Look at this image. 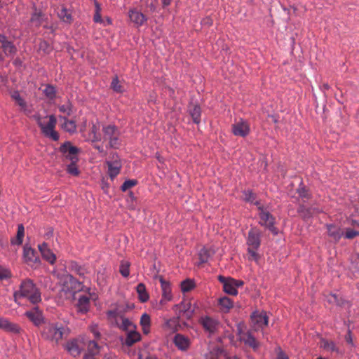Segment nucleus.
<instances>
[{"label":"nucleus","mask_w":359,"mask_h":359,"mask_svg":"<svg viewBox=\"0 0 359 359\" xmlns=\"http://www.w3.org/2000/svg\"><path fill=\"white\" fill-rule=\"evenodd\" d=\"M69 333V327L60 322L45 323L41 330V338L53 345H58Z\"/></svg>","instance_id":"f257e3e1"},{"label":"nucleus","mask_w":359,"mask_h":359,"mask_svg":"<svg viewBox=\"0 0 359 359\" xmlns=\"http://www.w3.org/2000/svg\"><path fill=\"white\" fill-rule=\"evenodd\" d=\"M15 301L19 298H25L35 304L41 301V292L35 284L29 279L22 282L20 290L15 292Z\"/></svg>","instance_id":"f03ea898"},{"label":"nucleus","mask_w":359,"mask_h":359,"mask_svg":"<svg viewBox=\"0 0 359 359\" xmlns=\"http://www.w3.org/2000/svg\"><path fill=\"white\" fill-rule=\"evenodd\" d=\"M37 124L41 130L43 135L54 141H57L59 139V135L57 131L55 130V128L57 123V120L55 116H46L41 117L39 114H35L34 116Z\"/></svg>","instance_id":"7ed1b4c3"},{"label":"nucleus","mask_w":359,"mask_h":359,"mask_svg":"<svg viewBox=\"0 0 359 359\" xmlns=\"http://www.w3.org/2000/svg\"><path fill=\"white\" fill-rule=\"evenodd\" d=\"M103 138L109 142L111 148L118 149L121 145L120 133L114 125H108L102 128Z\"/></svg>","instance_id":"20e7f679"},{"label":"nucleus","mask_w":359,"mask_h":359,"mask_svg":"<svg viewBox=\"0 0 359 359\" xmlns=\"http://www.w3.org/2000/svg\"><path fill=\"white\" fill-rule=\"evenodd\" d=\"M107 315L109 319L113 320L116 325L123 330L130 331L135 328L134 324L128 318L121 315L118 309L109 311Z\"/></svg>","instance_id":"39448f33"},{"label":"nucleus","mask_w":359,"mask_h":359,"mask_svg":"<svg viewBox=\"0 0 359 359\" xmlns=\"http://www.w3.org/2000/svg\"><path fill=\"white\" fill-rule=\"evenodd\" d=\"M218 280L223 284V290L225 293L236 296L238 294V288L243 285L244 282L241 280L234 279L231 277L218 276Z\"/></svg>","instance_id":"423d86ee"},{"label":"nucleus","mask_w":359,"mask_h":359,"mask_svg":"<svg viewBox=\"0 0 359 359\" xmlns=\"http://www.w3.org/2000/svg\"><path fill=\"white\" fill-rule=\"evenodd\" d=\"M259 224L269 229L273 234H278V229L275 226V217L267 210L259 208Z\"/></svg>","instance_id":"0eeeda50"},{"label":"nucleus","mask_w":359,"mask_h":359,"mask_svg":"<svg viewBox=\"0 0 359 359\" xmlns=\"http://www.w3.org/2000/svg\"><path fill=\"white\" fill-rule=\"evenodd\" d=\"M157 278L158 279L161 283V287L162 291V297L159 301V304L161 306H163L166 303L171 302L173 299L172 287L169 281L165 280L163 276H158Z\"/></svg>","instance_id":"6e6552de"},{"label":"nucleus","mask_w":359,"mask_h":359,"mask_svg":"<svg viewBox=\"0 0 359 359\" xmlns=\"http://www.w3.org/2000/svg\"><path fill=\"white\" fill-rule=\"evenodd\" d=\"M60 151L63 156L72 163H77L79 161L78 153L79 149L72 144L70 142H66L60 147Z\"/></svg>","instance_id":"1a4fd4ad"},{"label":"nucleus","mask_w":359,"mask_h":359,"mask_svg":"<svg viewBox=\"0 0 359 359\" xmlns=\"http://www.w3.org/2000/svg\"><path fill=\"white\" fill-rule=\"evenodd\" d=\"M251 321L253 329L259 330L268 325V317L264 311H255L251 315Z\"/></svg>","instance_id":"9d476101"},{"label":"nucleus","mask_w":359,"mask_h":359,"mask_svg":"<svg viewBox=\"0 0 359 359\" xmlns=\"http://www.w3.org/2000/svg\"><path fill=\"white\" fill-rule=\"evenodd\" d=\"M22 257L24 262L31 266L39 265L41 262L36 252L28 245L24 246Z\"/></svg>","instance_id":"9b49d317"},{"label":"nucleus","mask_w":359,"mask_h":359,"mask_svg":"<svg viewBox=\"0 0 359 359\" xmlns=\"http://www.w3.org/2000/svg\"><path fill=\"white\" fill-rule=\"evenodd\" d=\"M250 125L248 122L240 118L232 125V133L236 136L245 137L250 133Z\"/></svg>","instance_id":"f8f14e48"},{"label":"nucleus","mask_w":359,"mask_h":359,"mask_svg":"<svg viewBox=\"0 0 359 359\" xmlns=\"http://www.w3.org/2000/svg\"><path fill=\"white\" fill-rule=\"evenodd\" d=\"M248 248L259 249L261 244V232L257 228H252L246 239Z\"/></svg>","instance_id":"ddd939ff"},{"label":"nucleus","mask_w":359,"mask_h":359,"mask_svg":"<svg viewBox=\"0 0 359 359\" xmlns=\"http://www.w3.org/2000/svg\"><path fill=\"white\" fill-rule=\"evenodd\" d=\"M83 340L74 339L67 342L65 348L69 354H71L74 357H76L81 354V350L83 348Z\"/></svg>","instance_id":"4468645a"},{"label":"nucleus","mask_w":359,"mask_h":359,"mask_svg":"<svg viewBox=\"0 0 359 359\" xmlns=\"http://www.w3.org/2000/svg\"><path fill=\"white\" fill-rule=\"evenodd\" d=\"M38 249L43 259L51 265L55 263L57 259L56 255L46 242L39 244Z\"/></svg>","instance_id":"2eb2a0df"},{"label":"nucleus","mask_w":359,"mask_h":359,"mask_svg":"<svg viewBox=\"0 0 359 359\" xmlns=\"http://www.w3.org/2000/svg\"><path fill=\"white\" fill-rule=\"evenodd\" d=\"M107 173L111 180H113L119 173L122 168L121 162L119 158L116 156V158L113 157L112 161H107Z\"/></svg>","instance_id":"dca6fc26"},{"label":"nucleus","mask_w":359,"mask_h":359,"mask_svg":"<svg viewBox=\"0 0 359 359\" xmlns=\"http://www.w3.org/2000/svg\"><path fill=\"white\" fill-rule=\"evenodd\" d=\"M128 18L130 22L137 27L142 26L147 21L146 15L135 8L128 11Z\"/></svg>","instance_id":"f3484780"},{"label":"nucleus","mask_w":359,"mask_h":359,"mask_svg":"<svg viewBox=\"0 0 359 359\" xmlns=\"http://www.w3.org/2000/svg\"><path fill=\"white\" fill-rule=\"evenodd\" d=\"M0 329L13 334H18L21 331L20 327L4 318H0Z\"/></svg>","instance_id":"a211bd4d"},{"label":"nucleus","mask_w":359,"mask_h":359,"mask_svg":"<svg viewBox=\"0 0 359 359\" xmlns=\"http://www.w3.org/2000/svg\"><path fill=\"white\" fill-rule=\"evenodd\" d=\"M25 315L36 326L40 325L43 320L42 313L39 310L37 307H35L32 310L26 311L25 313Z\"/></svg>","instance_id":"6ab92c4d"},{"label":"nucleus","mask_w":359,"mask_h":359,"mask_svg":"<svg viewBox=\"0 0 359 359\" xmlns=\"http://www.w3.org/2000/svg\"><path fill=\"white\" fill-rule=\"evenodd\" d=\"M173 342L177 348L180 351H187L190 346V339L181 334H177L173 339Z\"/></svg>","instance_id":"aec40b11"},{"label":"nucleus","mask_w":359,"mask_h":359,"mask_svg":"<svg viewBox=\"0 0 359 359\" xmlns=\"http://www.w3.org/2000/svg\"><path fill=\"white\" fill-rule=\"evenodd\" d=\"M201 323L203 328L209 333H214L219 326V322L217 320L208 316L201 318Z\"/></svg>","instance_id":"412c9836"},{"label":"nucleus","mask_w":359,"mask_h":359,"mask_svg":"<svg viewBox=\"0 0 359 359\" xmlns=\"http://www.w3.org/2000/svg\"><path fill=\"white\" fill-rule=\"evenodd\" d=\"M327 233L334 241L338 242L343 236L344 233L341 229L333 224H327L325 225Z\"/></svg>","instance_id":"4be33fe9"},{"label":"nucleus","mask_w":359,"mask_h":359,"mask_svg":"<svg viewBox=\"0 0 359 359\" xmlns=\"http://www.w3.org/2000/svg\"><path fill=\"white\" fill-rule=\"evenodd\" d=\"M59 119L62 121V128L71 134L76 131V124L75 121L69 120L66 116H59Z\"/></svg>","instance_id":"5701e85b"},{"label":"nucleus","mask_w":359,"mask_h":359,"mask_svg":"<svg viewBox=\"0 0 359 359\" xmlns=\"http://www.w3.org/2000/svg\"><path fill=\"white\" fill-rule=\"evenodd\" d=\"M90 308V298L86 296H81L78 299L76 304V309L78 313L85 314L89 311Z\"/></svg>","instance_id":"b1692460"},{"label":"nucleus","mask_w":359,"mask_h":359,"mask_svg":"<svg viewBox=\"0 0 359 359\" xmlns=\"http://www.w3.org/2000/svg\"><path fill=\"white\" fill-rule=\"evenodd\" d=\"M217 305L222 312L226 313L233 308V302L229 297H222L218 299Z\"/></svg>","instance_id":"393cba45"},{"label":"nucleus","mask_w":359,"mask_h":359,"mask_svg":"<svg viewBox=\"0 0 359 359\" xmlns=\"http://www.w3.org/2000/svg\"><path fill=\"white\" fill-rule=\"evenodd\" d=\"M241 341H243L246 345L252 347L253 349H256L259 346V344L257 341L255 337L252 336L251 332H248L246 333H243L240 337Z\"/></svg>","instance_id":"a878e982"},{"label":"nucleus","mask_w":359,"mask_h":359,"mask_svg":"<svg viewBox=\"0 0 359 359\" xmlns=\"http://www.w3.org/2000/svg\"><path fill=\"white\" fill-rule=\"evenodd\" d=\"M140 324L144 334H147L150 332L151 317L148 313H144L141 316Z\"/></svg>","instance_id":"bb28decb"},{"label":"nucleus","mask_w":359,"mask_h":359,"mask_svg":"<svg viewBox=\"0 0 359 359\" xmlns=\"http://www.w3.org/2000/svg\"><path fill=\"white\" fill-rule=\"evenodd\" d=\"M140 339V334L134 330H131L128 331L124 343L128 346H130L135 343L139 341Z\"/></svg>","instance_id":"cd10ccee"},{"label":"nucleus","mask_w":359,"mask_h":359,"mask_svg":"<svg viewBox=\"0 0 359 359\" xmlns=\"http://www.w3.org/2000/svg\"><path fill=\"white\" fill-rule=\"evenodd\" d=\"M136 291L138 294L139 300L141 302L144 303L149 300V295L144 283H139L136 287Z\"/></svg>","instance_id":"c85d7f7f"},{"label":"nucleus","mask_w":359,"mask_h":359,"mask_svg":"<svg viewBox=\"0 0 359 359\" xmlns=\"http://www.w3.org/2000/svg\"><path fill=\"white\" fill-rule=\"evenodd\" d=\"M189 114L192 117L193 121L198 124L201 122V107L197 104H193L189 107Z\"/></svg>","instance_id":"c756f323"},{"label":"nucleus","mask_w":359,"mask_h":359,"mask_svg":"<svg viewBox=\"0 0 359 359\" xmlns=\"http://www.w3.org/2000/svg\"><path fill=\"white\" fill-rule=\"evenodd\" d=\"M179 319L180 316L167 320L165 323V328L172 332H177L180 327Z\"/></svg>","instance_id":"7c9ffc66"},{"label":"nucleus","mask_w":359,"mask_h":359,"mask_svg":"<svg viewBox=\"0 0 359 359\" xmlns=\"http://www.w3.org/2000/svg\"><path fill=\"white\" fill-rule=\"evenodd\" d=\"M298 212L304 219H307L311 217L314 212L320 213L321 210L318 208H306L304 206H301L298 209Z\"/></svg>","instance_id":"2f4dec72"},{"label":"nucleus","mask_w":359,"mask_h":359,"mask_svg":"<svg viewBox=\"0 0 359 359\" xmlns=\"http://www.w3.org/2000/svg\"><path fill=\"white\" fill-rule=\"evenodd\" d=\"M214 251L211 249L203 248L198 253L199 259L201 263H206L210 258L213 255Z\"/></svg>","instance_id":"473e14b6"},{"label":"nucleus","mask_w":359,"mask_h":359,"mask_svg":"<svg viewBox=\"0 0 359 359\" xmlns=\"http://www.w3.org/2000/svg\"><path fill=\"white\" fill-rule=\"evenodd\" d=\"M195 287L196 284L194 280L189 278L183 280L180 284V289L183 293L191 291L195 288Z\"/></svg>","instance_id":"72a5a7b5"},{"label":"nucleus","mask_w":359,"mask_h":359,"mask_svg":"<svg viewBox=\"0 0 359 359\" xmlns=\"http://www.w3.org/2000/svg\"><path fill=\"white\" fill-rule=\"evenodd\" d=\"M25 235V228L22 224H18V231L15 238L11 240V243L13 245H20L22 243L23 237Z\"/></svg>","instance_id":"f704fd0d"},{"label":"nucleus","mask_w":359,"mask_h":359,"mask_svg":"<svg viewBox=\"0 0 359 359\" xmlns=\"http://www.w3.org/2000/svg\"><path fill=\"white\" fill-rule=\"evenodd\" d=\"M58 17L60 19L66 23H71L72 20V16L71 12L66 8H62L58 13Z\"/></svg>","instance_id":"c9c22d12"},{"label":"nucleus","mask_w":359,"mask_h":359,"mask_svg":"<svg viewBox=\"0 0 359 359\" xmlns=\"http://www.w3.org/2000/svg\"><path fill=\"white\" fill-rule=\"evenodd\" d=\"M11 97L14 100L16 103L21 107L25 111H27V103L25 100L20 96V93L16 90L12 93Z\"/></svg>","instance_id":"e433bc0d"},{"label":"nucleus","mask_w":359,"mask_h":359,"mask_svg":"<svg viewBox=\"0 0 359 359\" xmlns=\"http://www.w3.org/2000/svg\"><path fill=\"white\" fill-rule=\"evenodd\" d=\"M43 18V14L41 11H38L35 8L34 12L33 13L31 17V22L34 24L36 26L41 25Z\"/></svg>","instance_id":"4c0bfd02"},{"label":"nucleus","mask_w":359,"mask_h":359,"mask_svg":"<svg viewBox=\"0 0 359 359\" xmlns=\"http://www.w3.org/2000/svg\"><path fill=\"white\" fill-rule=\"evenodd\" d=\"M130 264L128 261L123 260L120 264L119 272L125 278L130 275Z\"/></svg>","instance_id":"58836bf2"},{"label":"nucleus","mask_w":359,"mask_h":359,"mask_svg":"<svg viewBox=\"0 0 359 359\" xmlns=\"http://www.w3.org/2000/svg\"><path fill=\"white\" fill-rule=\"evenodd\" d=\"M1 48L3 49L4 53L7 56L13 55L15 54L17 51L16 47L11 41L6 43V44L3 46Z\"/></svg>","instance_id":"ea45409f"},{"label":"nucleus","mask_w":359,"mask_h":359,"mask_svg":"<svg viewBox=\"0 0 359 359\" xmlns=\"http://www.w3.org/2000/svg\"><path fill=\"white\" fill-rule=\"evenodd\" d=\"M321 346L327 351L332 352H339V349L337 348L334 342L332 341H328L326 339L321 340Z\"/></svg>","instance_id":"a19ab883"},{"label":"nucleus","mask_w":359,"mask_h":359,"mask_svg":"<svg viewBox=\"0 0 359 359\" xmlns=\"http://www.w3.org/2000/svg\"><path fill=\"white\" fill-rule=\"evenodd\" d=\"M95 15L93 16L94 22H96V23H100V24L105 25V22H104V20L101 17V14H100V13H101V7H100V5L96 1H95Z\"/></svg>","instance_id":"79ce46f5"},{"label":"nucleus","mask_w":359,"mask_h":359,"mask_svg":"<svg viewBox=\"0 0 359 359\" xmlns=\"http://www.w3.org/2000/svg\"><path fill=\"white\" fill-rule=\"evenodd\" d=\"M175 307H177V308L180 309L179 316L180 317L181 316V312H183V311H189V310L195 309L196 304L192 306L191 302H189H189L183 301L180 304L175 305Z\"/></svg>","instance_id":"37998d69"},{"label":"nucleus","mask_w":359,"mask_h":359,"mask_svg":"<svg viewBox=\"0 0 359 359\" xmlns=\"http://www.w3.org/2000/svg\"><path fill=\"white\" fill-rule=\"evenodd\" d=\"M58 109L61 113L65 114L67 116H70L72 112V105L69 102L60 105Z\"/></svg>","instance_id":"c03bdc74"},{"label":"nucleus","mask_w":359,"mask_h":359,"mask_svg":"<svg viewBox=\"0 0 359 359\" xmlns=\"http://www.w3.org/2000/svg\"><path fill=\"white\" fill-rule=\"evenodd\" d=\"M67 172L72 176H78L80 174L76 163L72 162L67 166Z\"/></svg>","instance_id":"a18cd8bd"},{"label":"nucleus","mask_w":359,"mask_h":359,"mask_svg":"<svg viewBox=\"0 0 359 359\" xmlns=\"http://www.w3.org/2000/svg\"><path fill=\"white\" fill-rule=\"evenodd\" d=\"M243 199L245 201L253 203L256 199V195L251 190H245L243 191Z\"/></svg>","instance_id":"49530a36"},{"label":"nucleus","mask_w":359,"mask_h":359,"mask_svg":"<svg viewBox=\"0 0 359 359\" xmlns=\"http://www.w3.org/2000/svg\"><path fill=\"white\" fill-rule=\"evenodd\" d=\"M88 346V353H93V354H97L99 353V346L93 340H90L88 341L87 344Z\"/></svg>","instance_id":"de8ad7c7"},{"label":"nucleus","mask_w":359,"mask_h":359,"mask_svg":"<svg viewBox=\"0 0 359 359\" xmlns=\"http://www.w3.org/2000/svg\"><path fill=\"white\" fill-rule=\"evenodd\" d=\"M137 184V181L136 180H126L123 184L121 187V190L122 191H126L130 188L135 187Z\"/></svg>","instance_id":"09e8293b"},{"label":"nucleus","mask_w":359,"mask_h":359,"mask_svg":"<svg viewBox=\"0 0 359 359\" xmlns=\"http://www.w3.org/2000/svg\"><path fill=\"white\" fill-rule=\"evenodd\" d=\"M257 250L258 249L248 248V252L250 255V257H249L250 260H254L256 262H258V261L259 259V255L257 252Z\"/></svg>","instance_id":"8fccbe9b"},{"label":"nucleus","mask_w":359,"mask_h":359,"mask_svg":"<svg viewBox=\"0 0 359 359\" xmlns=\"http://www.w3.org/2000/svg\"><path fill=\"white\" fill-rule=\"evenodd\" d=\"M111 88L117 93H121L122 92V86L119 83V80L117 76L113 79L111 83Z\"/></svg>","instance_id":"3c124183"},{"label":"nucleus","mask_w":359,"mask_h":359,"mask_svg":"<svg viewBox=\"0 0 359 359\" xmlns=\"http://www.w3.org/2000/svg\"><path fill=\"white\" fill-rule=\"evenodd\" d=\"M11 276V271L7 268L0 266V280L7 279Z\"/></svg>","instance_id":"603ef678"},{"label":"nucleus","mask_w":359,"mask_h":359,"mask_svg":"<svg viewBox=\"0 0 359 359\" xmlns=\"http://www.w3.org/2000/svg\"><path fill=\"white\" fill-rule=\"evenodd\" d=\"M359 236V231L351 229H346L344 234V238L347 239H352L356 236Z\"/></svg>","instance_id":"864d4df0"},{"label":"nucleus","mask_w":359,"mask_h":359,"mask_svg":"<svg viewBox=\"0 0 359 359\" xmlns=\"http://www.w3.org/2000/svg\"><path fill=\"white\" fill-rule=\"evenodd\" d=\"M44 93L47 97L53 98L55 95L56 91L53 86H47L44 89Z\"/></svg>","instance_id":"5fc2aeb1"},{"label":"nucleus","mask_w":359,"mask_h":359,"mask_svg":"<svg viewBox=\"0 0 359 359\" xmlns=\"http://www.w3.org/2000/svg\"><path fill=\"white\" fill-rule=\"evenodd\" d=\"M297 193L299 194V196L303 199H309L310 198V194L304 187H299L297 189Z\"/></svg>","instance_id":"6e6d98bb"},{"label":"nucleus","mask_w":359,"mask_h":359,"mask_svg":"<svg viewBox=\"0 0 359 359\" xmlns=\"http://www.w3.org/2000/svg\"><path fill=\"white\" fill-rule=\"evenodd\" d=\"M158 4V0H147V6L150 9L151 11H155L156 8V6Z\"/></svg>","instance_id":"4d7b16f0"},{"label":"nucleus","mask_w":359,"mask_h":359,"mask_svg":"<svg viewBox=\"0 0 359 359\" xmlns=\"http://www.w3.org/2000/svg\"><path fill=\"white\" fill-rule=\"evenodd\" d=\"M195 312V309L189 310V311H183V312H181V316H183L186 318L187 320H190L192 318L194 313Z\"/></svg>","instance_id":"13d9d810"},{"label":"nucleus","mask_w":359,"mask_h":359,"mask_svg":"<svg viewBox=\"0 0 359 359\" xmlns=\"http://www.w3.org/2000/svg\"><path fill=\"white\" fill-rule=\"evenodd\" d=\"M97 130H98L97 127L95 124H93V126H92V128H91V133H92V134L93 135V140H98V137L96 135Z\"/></svg>","instance_id":"bf43d9fd"},{"label":"nucleus","mask_w":359,"mask_h":359,"mask_svg":"<svg viewBox=\"0 0 359 359\" xmlns=\"http://www.w3.org/2000/svg\"><path fill=\"white\" fill-rule=\"evenodd\" d=\"M205 359H218V358L215 353L211 351L209 353L205 354Z\"/></svg>","instance_id":"052dcab7"},{"label":"nucleus","mask_w":359,"mask_h":359,"mask_svg":"<svg viewBox=\"0 0 359 359\" xmlns=\"http://www.w3.org/2000/svg\"><path fill=\"white\" fill-rule=\"evenodd\" d=\"M330 302L335 303L337 304H339V302L338 301L337 297L336 294H330V298L328 299Z\"/></svg>","instance_id":"680f3d73"},{"label":"nucleus","mask_w":359,"mask_h":359,"mask_svg":"<svg viewBox=\"0 0 359 359\" xmlns=\"http://www.w3.org/2000/svg\"><path fill=\"white\" fill-rule=\"evenodd\" d=\"M9 41L7 40V37L0 34V43H1V47L6 44V43H8Z\"/></svg>","instance_id":"e2e57ef3"},{"label":"nucleus","mask_w":359,"mask_h":359,"mask_svg":"<svg viewBox=\"0 0 359 359\" xmlns=\"http://www.w3.org/2000/svg\"><path fill=\"white\" fill-rule=\"evenodd\" d=\"M95 354L90 353H86L83 359H95Z\"/></svg>","instance_id":"0e129e2a"},{"label":"nucleus","mask_w":359,"mask_h":359,"mask_svg":"<svg viewBox=\"0 0 359 359\" xmlns=\"http://www.w3.org/2000/svg\"><path fill=\"white\" fill-rule=\"evenodd\" d=\"M253 203L257 207V209L259 211V208H262V210H266L259 201H255Z\"/></svg>","instance_id":"69168bd1"},{"label":"nucleus","mask_w":359,"mask_h":359,"mask_svg":"<svg viewBox=\"0 0 359 359\" xmlns=\"http://www.w3.org/2000/svg\"><path fill=\"white\" fill-rule=\"evenodd\" d=\"M346 341L348 343L352 344V337H351V331L350 330L348 331V334L346 337Z\"/></svg>","instance_id":"338daca9"},{"label":"nucleus","mask_w":359,"mask_h":359,"mask_svg":"<svg viewBox=\"0 0 359 359\" xmlns=\"http://www.w3.org/2000/svg\"><path fill=\"white\" fill-rule=\"evenodd\" d=\"M278 359H288V357L284 353H280L278 355Z\"/></svg>","instance_id":"774afa93"}]
</instances>
